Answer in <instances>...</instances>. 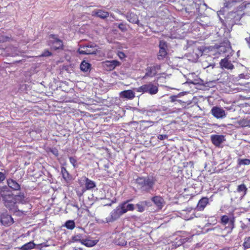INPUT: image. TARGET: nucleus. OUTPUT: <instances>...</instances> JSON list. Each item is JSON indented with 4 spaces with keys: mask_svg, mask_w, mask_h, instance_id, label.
<instances>
[{
    "mask_svg": "<svg viewBox=\"0 0 250 250\" xmlns=\"http://www.w3.org/2000/svg\"><path fill=\"white\" fill-rule=\"evenodd\" d=\"M85 212H88V211H87V209H86V210H85Z\"/></svg>",
    "mask_w": 250,
    "mask_h": 250,
    "instance_id": "obj_47",
    "label": "nucleus"
},
{
    "mask_svg": "<svg viewBox=\"0 0 250 250\" xmlns=\"http://www.w3.org/2000/svg\"><path fill=\"white\" fill-rule=\"evenodd\" d=\"M146 205V202H140L136 205L137 211L139 212H143L145 210V207Z\"/></svg>",
    "mask_w": 250,
    "mask_h": 250,
    "instance_id": "obj_26",
    "label": "nucleus"
},
{
    "mask_svg": "<svg viewBox=\"0 0 250 250\" xmlns=\"http://www.w3.org/2000/svg\"><path fill=\"white\" fill-rule=\"evenodd\" d=\"M123 214H124V213L122 209H121V208L119 206L111 212V217L112 219L116 220Z\"/></svg>",
    "mask_w": 250,
    "mask_h": 250,
    "instance_id": "obj_18",
    "label": "nucleus"
},
{
    "mask_svg": "<svg viewBox=\"0 0 250 250\" xmlns=\"http://www.w3.org/2000/svg\"><path fill=\"white\" fill-rule=\"evenodd\" d=\"M220 65L221 67L228 69H233L234 67L232 63L229 60V59L225 58L221 60Z\"/></svg>",
    "mask_w": 250,
    "mask_h": 250,
    "instance_id": "obj_17",
    "label": "nucleus"
},
{
    "mask_svg": "<svg viewBox=\"0 0 250 250\" xmlns=\"http://www.w3.org/2000/svg\"><path fill=\"white\" fill-rule=\"evenodd\" d=\"M239 0H228L224 2V6L229 8L234 6L236 3L239 2Z\"/></svg>",
    "mask_w": 250,
    "mask_h": 250,
    "instance_id": "obj_28",
    "label": "nucleus"
},
{
    "mask_svg": "<svg viewBox=\"0 0 250 250\" xmlns=\"http://www.w3.org/2000/svg\"><path fill=\"white\" fill-rule=\"evenodd\" d=\"M241 124L243 126H248L250 125L249 122L246 120L242 121Z\"/></svg>",
    "mask_w": 250,
    "mask_h": 250,
    "instance_id": "obj_40",
    "label": "nucleus"
},
{
    "mask_svg": "<svg viewBox=\"0 0 250 250\" xmlns=\"http://www.w3.org/2000/svg\"><path fill=\"white\" fill-rule=\"evenodd\" d=\"M52 55V53L51 52L48 51V50H45L43 51V52L42 53L41 55H40L41 57H49Z\"/></svg>",
    "mask_w": 250,
    "mask_h": 250,
    "instance_id": "obj_35",
    "label": "nucleus"
},
{
    "mask_svg": "<svg viewBox=\"0 0 250 250\" xmlns=\"http://www.w3.org/2000/svg\"><path fill=\"white\" fill-rule=\"evenodd\" d=\"M61 173L63 178L66 181L68 182L71 179V176L69 174L66 169L64 167L61 168Z\"/></svg>",
    "mask_w": 250,
    "mask_h": 250,
    "instance_id": "obj_24",
    "label": "nucleus"
},
{
    "mask_svg": "<svg viewBox=\"0 0 250 250\" xmlns=\"http://www.w3.org/2000/svg\"><path fill=\"white\" fill-rule=\"evenodd\" d=\"M167 49H160L157 56L158 59L159 60H163L167 55Z\"/></svg>",
    "mask_w": 250,
    "mask_h": 250,
    "instance_id": "obj_30",
    "label": "nucleus"
},
{
    "mask_svg": "<svg viewBox=\"0 0 250 250\" xmlns=\"http://www.w3.org/2000/svg\"><path fill=\"white\" fill-rule=\"evenodd\" d=\"M135 90L138 92L147 93L150 95H154L158 92V84L149 82L136 88Z\"/></svg>",
    "mask_w": 250,
    "mask_h": 250,
    "instance_id": "obj_3",
    "label": "nucleus"
},
{
    "mask_svg": "<svg viewBox=\"0 0 250 250\" xmlns=\"http://www.w3.org/2000/svg\"><path fill=\"white\" fill-rule=\"evenodd\" d=\"M136 182L141 188L148 192L153 188L155 184V180L148 177H138L136 179Z\"/></svg>",
    "mask_w": 250,
    "mask_h": 250,
    "instance_id": "obj_2",
    "label": "nucleus"
},
{
    "mask_svg": "<svg viewBox=\"0 0 250 250\" xmlns=\"http://www.w3.org/2000/svg\"><path fill=\"white\" fill-rule=\"evenodd\" d=\"M79 250H83L82 248H79Z\"/></svg>",
    "mask_w": 250,
    "mask_h": 250,
    "instance_id": "obj_46",
    "label": "nucleus"
},
{
    "mask_svg": "<svg viewBox=\"0 0 250 250\" xmlns=\"http://www.w3.org/2000/svg\"><path fill=\"white\" fill-rule=\"evenodd\" d=\"M121 62L117 60L105 61L102 62L103 67L107 71H112L117 66L121 65Z\"/></svg>",
    "mask_w": 250,
    "mask_h": 250,
    "instance_id": "obj_6",
    "label": "nucleus"
},
{
    "mask_svg": "<svg viewBox=\"0 0 250 250\" xmlns=\"http://www.w3.org/2000/svg\"><path fill=\"white\" fill-rule=\"evenodd\" d=\"M15 201L16 203V205L17 204H28V208L29 209H31V205L29 204V200L26 197L24 193L20 192L17 195H14Z\"/></svg>",
    "mask_w": 250,
    "mask_h": 250,
    "instance_id": "obj_8",
    "label": "nucleus"
},
{
    "mask_svg": "<svg viewBox=\"0 0 250 250\" xmlns=\"http://www.w3.org/2000/svg\"><path fill=\"white\" fill-rule=\"evenodd\" d=\"M243 247L244 250L250 248V236L244 238Z\"/></svg>",
    "mask_w": 250,
    "mask_h": 250,
    "instance_id": "obj_31",
    "label": "nucleus"
},
{
    "mask_svg": "<svg viewBox=\"0 0 250 250\" xmlns=\"http://www.w3.org/2000/svg\"><path fill=\"white\" fill-rule=\"evenodd\" d=\"M0 221L3 225L5 226H10L14 223L11 216L6 212L3 213L0 215Z\"/></svg>",
    "mask_w": 250,
    "mask_h": 250,
    "instance_id": "obj_10",
    "label": "nucleus"
},
{
    "mask_svg": "<svg viewBox=\"0 0 250 250\" xmlns=\"http://www.w3.org/2000/svg\"><path fill=\"white\" fill-rule=\"evenodd\" d=\"M210 113L216 119H223L226 117L225 110L217 106H213L211 109Z\"/></svg>",
    "mask_w": 250,
    "mask_h": 250,
    "instance_id": "obj_5",
    "label": "nucleus"
},
{
    "mask_svg": "<svg viewBox=\"0 0 250 250\" xmlns=\"http://www.w3.org/2000/svg\"><path fill=\"white\" fill-rule=\"evenodd\" d=\"M238 164L239 165H250V159H240L238 162Z\"/></svg>",
    "mask_w": 250,
    "mask_h": 250,
    "instance_id": "obj_33",
    "label": "nucleus"
},
{
    "mask_svg": "<svg viewBox=\"0 0 250 250\" xmlns=\"http://www.w3.org/2000/svg\"><path fill=\"white\" fill-rule=\"evenodd\" d=\"M159 48L162 49H167V42L163 41L161 40L159 42Z\"/></svg>",
    "mask_w": 250,
    "mask_h": 250,
    "instance_id": "obj_34",
    "label": "nucleus"
},
{
    "mask_svg": "<svg viewBox=\"0 0 250 250\" xmlns=\"http://www.w3.org/2000/svg\"><path fill=\"white\" fill-rule=\"evenodd\" d=\"M209 203V199L207 197H203L201 198L197 204L196 209L199 211L203 210L207 205Z\"/></svg>",
    "mask_w": 250,
    "mask_h": 250,
    "instance_id": "obj_15",
    "label": "nucleus"
},
{
    "mask_svg": "<svg viewBox=\"0 0 250 250\" xmlns=\"http://www.w3.org/2000/svg\"><path fill=\"white\" fill-rule=\"evenodd\" d=\"M167 138L166 135L160 134L158 136V138L161 140H164Z\"/></svg>",
    "mask_w": 250,
    "mask_h": 250,
    "instance_id": "obj_41",
    "label": "nucleus"
},
{
    "mask_svg": "<svg viewBox=\"0 0 250 250\" xmlns=\"http://www.w3.org/2000/svg\"><path fill=\"white\" fill-rule=\"evenodd\" d=\"M210 139L212 143L217 147H219L220 145L225 141V136L222 135H212Z\"/></svg>",
    "mask_w": 250,
    "mask_h": 250,
    "instance_id": "obj_11",
    "label": "nucleus"
},
{
    "mask_svg": "<svg viewBox=\"0 0 250 250\" xmlns=\"http://www.w3.org/2000/svg\"><path fill=\"white\" fill-rule=\"evenodd\" d=\"M7 184L10 188L14 190H19L21 188V186L16 181L12 179L7 180Z\"/></svg>",
    "mask_w": 250,
    "mask_h": 250,
    "instance_id": "obj_20",
    "label": "nucleus"
},
{
    "mask_svg": "<svg viewBox=\"0 0 250 250\" xmlns=\"http://www.w3.org/2000/svg\"><path fill=\"white\" fill-rule=\"evenodd\" d=\"M96 53V49L92 44L86 43L85 45L79 44V54H92Z\"/></svg>",
    "mask_w": 250,
    "mask_h": 250,
    "instance_id": "obj_4",
    "label": "nucleus"
},
{
    "mask_svg": "<svg viewBox=\"0 0 250 250\" xmlns=\"http://www.w3.org/2000/svg\"><path fill=\"white\" fill-rule=\"evenodd\" d=\"M131 200H128L122 203L119 206L121 208V209L125 214L128 211H133L134 210V205L133 204H127Z\"/></svg>",
    "mask_w": 250,
    "mask_h": 250,
    "instance_id": "obj_12",
    "label": "nucleus"
},
{
    "mask_svg": "<svg viewBox=\"0 0 250 250\" xmlns=\"http://www.w3.org/2000/svg\"><path fill=\"white\" fill-rule=\"evenodd\" d=\"M122 96L128 99H132L135 97V94L131 90H127L122 92Z\"/></svg>",
    "mask_w": 250,
    "mask_h": 250,
    "instance_id": "obj_23",
    "label": "nucleus"
},
{
    "mask_svg": "<svg viewBox=\"0 0 250 250\" xmlns=\"http://www.w3.org/2000/svg\"><path fill=\"white\" fill-rule=\"evenodd\" d=\"M50 37L54 39L51 44L52 49L56 50L62 48L63 43L61 40L56 38L55 35H51Z\"/></svg>",
    "mask_w": 250,
    "mask_h": 250,
    "instance_id": "obj_13",
    "label": "nucleus"
},
{
    "mask_svg": "<svg viewBox=\"0 0 250 250\" xmlns=\"http://www.w3.org/2000/svg\"><path fill=\"white\" fill-rule=\"evenodd\" d=\"M35 244L33 241H30L23 245L21 247L22 250H30L35 248Z\"/></svg>",
    "mask_w": 250,
    "mask_h": 250,
    "instance_id": "obj_27",
    "label": "nucleus"
},
{
    "mask_svg": "<svg viewBox=\"0 0 250 250\" xmlns=\"http://www.w3.org/2000/svg\"><path fill=\"white\" fill-rule=\"evenodd\" d=\"M5 178L4 174L2 172H0V183L3 181Z\"/></svg>",
    "mask_w": 250,
    "mask_h": 250,
    "instance_id": "obj_42",
    "label": "nucleus"
},
{
    "mask_svg": "<svg viewBox=\"0 0 250 250\" xmlns=\"http://www.w3.org/2000/svg\"><path fill=\"white\" fill-rule=\"evenodd\" d=\"M74 250H76V249H75Z\"/></svg>",
    "mask_w": 250,
    "mask_h": 250,
    "instance_id": "obj_49",
    "label": "nucleus"
},
{
    "mask_svg": "<svg viewBox=\"0 0 250 250\" xmlns=\"http://www.w3.org/2000/svg\"><path fill=\"white\" fill-rule=\"evenodd\" d=\"M80 69L84 72H89L91 70V64L89 62L83 61L80 64Z\"/></svg>",
    "mask_w": 250,
    "mask_h": 250,
    "instance_id": "obj_22",
    "label": "nucleus"
},
{
    "mask_svg": "<svg viewBox=\"0 0 250 250\" xmlns=\"http://www.w3.org/2000/svg\"><path fill=\"white\" fill-rule=\"evenodd\" d=\"M5 189H7V188L3 187V189L0 191V195L2 198V201H3L5 206L14 213L19 212L23 214L24 212H27V211L20 210L18 209V207L17 205H16L15 201L14 195L10 193L6 194L5 191L4 190Z\"/></svg>",
    "mask_w": 250,
    "mask_h": 250,
    "instance_id": "obj_1",
    "label": "nucleus"
},
{
    "mask_svg": "<svg viewBox=\"0 0 250 250\" xmlns=\"http://www.w3.org/2000/svg\"><path fill=\"white\" fill-rule=\"evenodd\" d=\"M65 227L68 229H73L75 227V223L73 221L68 220L65 223Z\"/></svg>",
    "mask_w": 250,
    "mask_h": 250,
    "instance_id": "obj_32",
    "label": "nucleus"
},
{
    "mask_svg": "<svg viewBox=\"0 0 250 250\" xmlns=\"http://www.w3.org/2000/svg\"><path fill=\"white\" fill-rule=\"evenodd\" d=\"M85 188L86 189H90L91 188H94L96 186L95 183H94V181H93L86 177H85Z\"/></svg>",
    "mask_w": 250,
    "mask_h": 250,
    "instance_id": "obj_25",
    "label": "nucleus"
},
{
    "mask_svg": "<svg viewBox=\"0 0 250 250\" xmlns=\"http://www.w3.org/2000/svg\"><path fill=\"white\" fill-rule=\"evenodd\" d=\"M80 242L83 245L88 247H91L95 246L98 242V240H91L89 239H80Z\"/></svg>",
    "mask_w": 250,
    "mask_h": 250,
    "instance_id": "obj_19",
    "label": "nucleus"
},
{
    "mask_svg": "<svg viewBox=\"0 0 250 250\" xmlns=\"http://www.w3.org/2000/svg\"><path fill=\"white\" fill-rule=\"evenodd\" d=\"M118 28L122 31H125L127 30L125 24L123 23H120L118 25Z\"/></svg>",
    "mask_w": 250,
    "mask_h": 250,
    "instance_id": "obj_36",
    "label": "nucleus"
},
{
    "mask_svg": "<svg viewBox=\"0 0 250 250\" xmlns=\"http://www.w3.org/2000/svg\"><path fill=\"white\" fill-rule=\"evenodd\" d=\"M247 190L248 188L244 184L239 185L237 188V192L239 193L243 192V196L246 194Z\"/></svg>",
    "mask_w": 250,
    "mask_h": 250,
    "instance_id": "obj_29",
    "label": "nucleus"
},
{
    "mask_svg": "<svg viewBox=\"0 0 250 250\" xmlns=\"http://www.w3.org/2000/svg\"><path fill=\"white\" fill-rule=\"evenodd\" d=\"M69 160L70 163L72 164L74 167H75L77 164V161L74 158L70 157H69Z\"/></svg>",
    "mask_w": 250,
    "mask_h": 250,
    "instance_id": "obj_38",
    "label": "nucleus"
},
{
    "mask_svg": "<svg viewBox=\"0 0 250 250\" xmlns=\"http://www.w3.org/2000/svg\"><path fill=\"white\" fill-rule=\"evenodd\" d=\"M78 241V235L74 236L72 237V240H71L72 242H77Z\"/></svg>",
    "mask_w": 250,
    "mask_h": 250,
    "instance_id": "obj_43",
    "label": "nucleus"
},
{
    "mask_svg": "<svg viewBox=\"0 0 250 250\" xmlns=\"http://www.w3.org/2000/svg\"><path fill=\"white\" fill-rule=\"evenodd\" d=\"M249 221L250 222V218L249 219Z\"/></svg>",
    "mask_w": 250,
    "mask_h": 250,
    "instance_id": "obj_48",
    "label": "nucleus"
},
{
    "mask_svg": "<svg viewBox=\"0 0 250 250\" xmlns=\"http://www.w3.org/2000/svg\"><path fill=\"white\" fill-rule=\"evenodd\" d=\"M126 19L130 22L132 23L139 24V23L137 15L133 13H127Z\"/></svg>",
    "mask_w": 250,
    "mask_h": 250,
    "instance_id": "obj_21",
    "label": "nucleus"
},
{
    "mask_svg": "<svg viewBox=\"0 0 250 250\" xmlns=\"http://www.w3.org/2000/svg\"><path fill=\"white\" fill-rule=\"evenodd\" d=\"M92 15L104 19L109 16V13L105 10L98 9L93 11L92 12Z\"/></svg>",
    "mask_w": 250,
    "mask_h": 250,
    "instance_id": "obj_16",
    "label": "nucleus"
},
{
    "mask_svg": "<svg viewBox=\"0 0 250 250\" xmlns=\"http://www.w3.org/2000/svg\"><path fill=\"white\" fill-rule=\"evenodd\" d=\"M9 39H10V38L8 37H2V39L1 40H0V41L2 42H7V41H9Z\"/></svg>",
    "mask_w": 250,
    "mask_h": 250,
    "instance_id": "obj_45",
    "label": "nucleus"
},
{
    "mask_svg": "<svg viewBox=\"0 0 250 250\" xmlns=\"http://www.w3.org/2000/svg\"><path fill=\"white\" fill-rule=\"evenodd\" d=\"M161 69V65L159 64H155L151 66L147 67L146 69V73L143 77H153L157 74V71Z\"/></svg>",
    "mask_w": 250,
    "mask_h": 250,
    "instance_id": "obj_7",
    "label": "nucleus"
},
{
    "mask_svg": "<svg viewBox=\"0 0 250 250\" xmlns=\"http://www.w3.org/2000/svg\"><path fill=\"white\" fill-rule=\"evenodd\" d=\"M140 123L142 124H147V126H151L153 124V122L149 121H140Z\"/></svg>",
    "mask_w": 250,
    "mask_h": 250,
    "instance_id": "obj_39",
    "label": "nucleus"
},
{
    "mask_svg": "<svg viewBox=\"0 0 250 250\" xmlns=\"http://www.w3.org/2000/svg\"><path fill=\"white\" fill-rule=\"evenodd\" d=\"M235 221V219L234 216H232L231 218H229V217L226 215H223L221 217V222L224 225H226L228 223H229L228 228L230 229V230H232V229L234 228V223Z\"/></svg>",
    "mask_w": 250,
    "mask_h": 250,
    "instance_id": "obj_9",
    "label": "nucleus"
},
{
    "mask_svg": "<svg viewBox=\"0 0 250 250\" xmlns=\"http://www.w3.org/2000/svg\"><path fill=\"white\" fill-rule=\"evenodd\" d=\"M176 98H177V96H171V101L172 102L176 101H177ZM177 101H178L179 102H181V101H180V100H177Z\"/></svg>",
    "mask_w": 250,
    "mask_h": 250,
    "instance_id": "obj_44",
    "label": "nucleus"
},
{
    "mask_svg": "<svg viewBox=\"0 0 250 250\" xmlns=\"http://www.w3.org/2000/svg\"><path fill=\"white\" fill-rule=\"evenodd\" d=\"M151 201L159 209H162L165 204L163 198L160 196H155L151 198Z\"/></svg>",
    "mask_w": 250,
    "mask_h": 250,
    "instance_id": "obj_14",
    "label": "nucleus"
},
{
    "mask_svg": "<svg viewBox=\"0 0 250 250\" xmlns=\"http://www.w3.org/2000/svg\"><path fill=\"white\" fill-rule=\"evenodd\" d=\"M117 55L119 57V58L121 60L126 57L125 54L122 51H118Z\"/></svg>",
    "mask_w": 250,
    "mask_h": 250,
    "instance_id": "obj_37",
    "label": "nucleus"
}]
</instances>
